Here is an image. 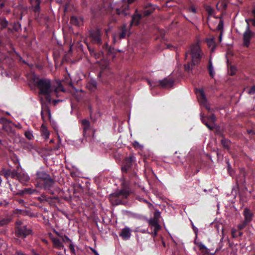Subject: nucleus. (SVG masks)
<instances>
[{
	"instance_id": "f257e3e1",
	"label": "nucleus",
	"mask_w": 255,
	"mask_h": 255,
	"mask_svg": "<svg viewBox=\"0 0 255 255\" xmlns=\"http://www.w3.org/2000/svg\"><path fill=\"white\" fill-rule=\"evenodd\" d=\"M27 80L31 88L37 86L41 94L49 95L57 94L60 92L64 93L65 91L60 81L51 82L49 79H39L34 74L28 76Z\"/></svg>"
},
{
	"instance_id": "f03ea898",
	"label": "nucleus",
	"mask_w": 255,
	"mask_h": 255,
	"mask_svg": "<svg viewBox=\"0 0 255 255\" xmlns=\"http://www.w3.org/2000/svg\"><path fill=\"white\" fill-rule=\"evenodd\" d=\"M203 55L204 54L198 43L192 45L185 54V59L186 63L185 64V68L186 70L189 72L194 65L199 64Z\"/></svg>"
},
{
	"instance_id": "7ed1b4c3",
	"label": "nucleus",
	"mask_w": 255,
	"mask_h": 255,
	"mask_svg": "<svg viewBox=\"0 0 255 255\" xmlns=\"http://www.w3.org/2000/svg\"><path fill=\"white\" fill-rule=\"evenodd\" d=\"M35 176L37 186L47 190L51 195H53L54 193L51 188L55 184V181L50 175L46 171L40 169L36 172Z\"/></svg>"
},
{
	"instance_id": "20e7f679",
	"label": "nucleus",
	"mask_w": 255,
	"mask_h": 255,
	"mask_svg": "<svg viewBox=\"0 0 255 255\" xmlns=\"http://www.w3.org/2000/svg\"><path fill=\"white\" fill-rule=\"evenodd\" d=\"M130 194V192L124 189L118 190L109 195V200L113 206H117L120 204H126L127 202V199Z\"/></svg>"
},
{
	"instance_id": "39448f33",
	"label": "nucleus",
	"mask_w": 255,
	"mask_h": 255,
	"mask_svg": "<svg viewBox=\"0 0 255 255\" xmlns=\"http://www.w3.org/2000/svg\"><path fill=\"white\" fill-rule=\"evenodd\" d=\"M173 81L170 78H165L162 80L148 81V84L151 86L159 87L163 88H169L173 86Z\"/></svg>"
},
{
	"instance_id": "423d86ee",
	"label": "nucleus",
	"mask_w": 255,
	"mask_h": 255,
	"mask_svg": "<svg viewBox=\"0 0 255 255\" xmlns=\"http://www.w3.org/2000/svg\"><path fill=\"white\" fill-rule=\"evenodd\" d=\"M32 233V230L27 228V226H18L15 228V234L17 237L25 238Z\"/></svg>"
},
{
	"instance_id": "0eeeda50",
	"label": "nucleus",
	"mask_w": 255,
	"mask_h": 255,
	"mask_svg": "<svg viewBox=\"0 0 255 255\" xmlns=\"http://www.w3.org/2000/svg\"><path fill=\"white\" fill-rule=\"evenodd\" d=\"M41 116L43 122H45L47 120L51 118V113L49 106L45 103H44L43 99H41Z\"/></svg>"
},
{
	"instance_id": "6e6552de",
	"label": "nucleus",
	"mask_w": 255,
	"mask_h": 255,
	"mask_svg": "<svg viewBox=\"0 0 255 255\" xmlns=\"http://www.w3.org/2000/svg\"><path fill=\"white\" fill-rule=\"evenodd\" d=\"M134 157L132 154L126 158L123 161V166L121 170L123 172L127 173L129 169L132 167Z\"/></svg>"
},
{
	"instance_id": "1a4fd4ad",
	"label": "nucleus",
	"mask_w": 255,
	"mask_h": 255,
	"mask_svg": "<svg viewBox=\"0 0 255 255\" xmlns=\"http://www.w3.org/2000/svg\"><path fill=\"white\" fill-rule=\"evenodd\" d=\"M126 2H124V0H122L120 3H118V5L115 7L117 13L118 14H123L124 15H127L128 13L126 12V10L128 8V3L127 0L126 1ZM113 9H114V7H113Z\"/></svg>"
},
{
	"instance_id": "9d476101",
	"label": "nucleus",
	"mask_w": 255,
	"mask_h": 255,
	"mask_svg": "<svg viewBox=\"0 0 255 255\" xmlns=\"http://www.w3.org/2000/svg\"><path fill=\"white\" fill-rule=\"evenodd\" d=\"M127 34V29L125 25H123L121 29L120 32L119 33H115L113 35V42L116 43L120 39L124 38Z\"/></svg>"
},
{
	"instance_id": "9b49d317",
	"label": "nucleus",
	"mask_w": 255,
	"mask_h": 255,
	"mask_svg": "<svg viewBox=\"0 0 255 255\" xmlns=\"http://www.w3.org/2000/svg\"><path fill=\"white\" fill-rule=\"evenodd\" d=\"M101 34L99 29L93 30L90 33V37L93 43L100 44L101 43Z\"/></svg>"
},
{
	"instance_id": "f8f14e48",
	"label": "nucleus",
	"mask_w": 255,
	"mask_h": 255,
	"mask_svg": "<svg viewBox=\"0 0 255 255\" xmlns=\"http://www.w3.org/2000/svg\"><path fill=\"white\" fill-rule=\"evenodd\" d=\"M253 33L250 30L249 24H248L247 29L244 32L243 35L244 44L246 46L248 47L250 45V40L253 36Z\"/></svg>"
},
{
	"instance_id": "ddd939ff",
	"label": "nucleus",
	"mask_w": 255,
	"mask_h": 255,
	"mask_svg": "<svg viewBox=\"0 0 255 255\" xmlns=\"http://www.w3.org/2000/svg\"><path fill=\"white\" fill-rule=\"evenodd\" d=\"M159 221L154 219L153 218H151L148 220V223L149 226L151 228H154V235H156L157 232L159 231L161 229V227L159 224Z\"/></svg>"
},
{
	"instance_id": "4468645a",
	"label": "nucleus",
	"mask_w": 255,
	"mask_h": 255,
	"mask_svg": "<svg viewBox=\"0 0 255 255\" xmlns=\"http://www.w3.org/2000/svg\"><path fill=\"white\" fill-rule=\"evenodd\" d=\"M243 215L245 217L244 221H246V223H249L252 221L253 214L249 209L245 208L244 210Z\"/></svg>"
},
{
	"instance_id": "2eb2a0df",
	"label": "nucleus",
	"mask_w": 255,
	"mask_h": 255,
	"mask_svg": "<svg viewBox=\"0 0 255 255\" xmlns=\"http://www.w3.org/2000/svg\"><path fill=\"white\" fill-rule=\"evenodd\" d=\"M198 100L200 105L204 106L209 112H211L210 104L207 101L206 97H199Z\"/></svg>"
},
{
	"instance_id": "dca6fc26",
	"label": "nucleus",
	"mask_w": 255,
	"mask_h": 255,
	"mask_svg": "<svg viewBox=\"0 0 255 255\" xmlns=\"http://www.w3.org/2000/svg\"><path fill=\"white\" fill-rule=\"evenodd\" d=\"M119 235L124 240L128 239L131 236L130 229L128 227H125L122 230L121 233L119 234Z\"/></svg>"
},
{
	"instance_id": "f3484780",
	"label": "nucleus",
	"mask_w": 255,
	"mask_h": 255,
	"mask_svg": "<svg viewBox=\"0 0 255 255\" xmlns=\"http://www.w3.org/2000/svg\"><path fill=\"white\" fill-rule=\"evenodd\" d=\"M81 125L82 126L83 129V135L85 136L87 132V131L90 129V123L88 120L86 119H84L81 121Z\"/></svg>"
},
{
	"instance_id": "a211bd4d",
	"label": "nucleus",
	"mask_w": 255,
	"mask_h": 255,
	"mask_svg": "<svg viewBox=\"0 0 255 255\" xmlns=\"http://www.w3.org/2000/svg\"><path fill=\"white\" fill-rule=\"evenodd\" d=\"M36 192H37V190L36 189L29 188H26L23 190H20L18 192L16 193L15 194L22 195L24 194H31Z\"/></svg>"
},
{
	"instance_id": "6ab92c4d",
	"label": "nucleus",
	"mask_w": 255,
	"mask_h": 255,
	"mask_svg": "<svg viewBox=\"0 0 255 255\" xmlns=\"http://www.w3.org/2000/svg\"><path fill=\"white\" fill-rule=\"evenodd\" d=\"M17 180L21 183H24L29 180V176L25 173H19Z\"/></svg>"
},
{
	"instance_id": "aec40b11",
	"label": "nucleus",
	"mask_w": 255,
	"mask_h": 255,
	"mask_svg": "<svg viewBox=\"0 0 255 255\" xmlns=\"http://www.w3.org/2000/svg\"><path fill=\"white\" fill-rule=\"evenodd\" d=\"M52 241L55 248L59 250H61L64 248L63 245L60 242L59 239L57 238H53Z\"/></svg>"
},
{
	"instance_id": "412c9836",
	"label": "nucleus",
	"mask_w": 255,
	"mask_h": 255,
	"mask_svg": "<svg viewBox=\"0 0 255 255\" xmlns=\"http://www.w3.org/2000/svg\"><path fill=\"white\" fill-rule=\"evenodd\" d=\"M197 246L199 249L202 253V255H209V252L207 248L202 243H198Z\"/></svg>"
},
{
	"instance_id": "4be33fe9",
	"label": "nucleus",
	"mask_w": 255,
	"mask_h": 255,
	"mask_svg": "<svg viewBox=\"0 0 255 255\" xmlns=\"http://www.w3.org/2000/svg\"><path fill=\"white\" fill-rule=\"evenodd\" d=\"M206 41L209 47L211 49L212 51H213L216 47L214 38H207Z\"/></svg>"
},
{
	"instance_id": "5701e85b",
	"label": "nucleus",
	"mask_w": 255,
	"mask_h": 255,
	"mask_svg": "<svg viewBox=\"0 0 255 255\" xmlns=\"http://www.w3.org/2000/svg\"><path fill=\"white\" fill-rule=\"evenodd\" d=\"M97 83L94 80H91L87 85V87L91 91H94L96 89Z\"/></svg>"
},
{
	"instance_id": "b1692460",
	"label": "nucleus",
	"mask_w": 255,
	"mask_h": 255,
	"mask_svg": "<svg viewBox=\"0 0 255 255\" xmlns=\"http://www.w3.org/2000/svg\"><path fill=\"white\" fill-rule=\"evenodd\" d=\"M221 142L222 145L224 148L227 149L228 150L230 149V146L231 145V141L225 138H223L221 139Z\"/></svg>"
},
{
	"instance_id": "393cba45",
	"label": "nucleus",
	"mask_w": 255,
	"mask_h": 255,
	"mask_svg": "<svg viewBox=\"0 0 255 255\" xmlns=\"http://www.w3.org/2000/svg\"><path fill=\"white\" fill-rule=\"evenodd\" d=\"M42 197L44 198V200L46 202H48L51 206H54L55 205V202L53 200L54 199H58V197H48L46 198L45 196L42 195Z\"/></svg>"
},
{
	"instance_id": "a878e982",
	"label": "nucleus",
	"mask_w": 255,
	"mask_h": 255,
	"mask_svg": "<svg viewBox=\"0 0 255 255\" xmlns=\"http://www.w3.org/2000/svg\"><path fill=\"white\" fill-rule=\"evenodd\" d=\"M141 18V15L139 14L136 13L132 17V20L131 21V25H137L139 20Z\"/></svg>"
},
{
	"instance_id": "bb28decb",
	"label": "nucleus",
	"mask_w": 255,
	"mask_h": 255,
	"mask_svg": "<svg viewBox=\"0 0 255 255\" xmlns=\"http://www.w3.org/2000/svg\"><path fill=\"white\" fill-rule=\"evenodd\" d=\"M41 136L45 139H47L49 136V132L47 130V128L45 127H44L43 125L41 127Z\"/></svg>"
},
{
	"instance_id": "cd10ccee",
	"label": "nucleus",
	"mask_w": 255,
	"mask_h": 255,
	"mask_svg": "<svg viewBox=\"0 0 255 255\" xmlns=\"http://www.w3.org/2000/svg\"><path fill=\"white\" fill-rule=\"evenodd\" d=\"M22 214L25 216H27L30 218H36L37 217V214L31 212L30 210H25L22 211Z\"/></svg>"
},
{
	"instance_id": "c85d7f7f",
	"label": "nucleus",
	"mask_w": 255,
	"mask_h": 255,
	"mask_svg": "<svg viewBox=\"0 0 255 255\" xmlns=\"http://www.w3.org/2000/svg\"><path fill=\"white\" fill-rule=\"evenodd\" d=\"M30 0L32 3H34L35 4V6L34 8V11L35 12H38L40 10V7H39L40 0Z\"/></svg>"
},
{
	"instance_id": "c756f323",
	"label": "nucleus",
	"mask_w": 255,
	"mask_h": 255,
	"mask_svg": "<svg viewBox=\"0 0 255 255\" xmlns=\"http://www.w3.org/2000/svg\"><path fill=\"white\" fill-rule=\"evenodd\" d=\"M10 222V220L7 218H0V227L7 225Z\"/></svg>"
},
{
	"instance_id": "7c9ffc66",
	"label": "nucleus",
	"mask_w": 255,
	"mask_h": 255,
	"mask_svg": "<svg viewBox=\"0 0 255 255\" xmlns=\"http://www.w3.org/2000/svg\"><path fill=\"white\" fill-rule=\"evenodd\" d=\"M42 99H43L44 103L46 104L48 106V105L50 104L52 102L51 97H42L40 99L41 102Z\"/></svg>"
},
{
	"instance_id": "2f4dec72",
	"label": "nucleus",
	"mask_w": 255,
	"mask_h": 255,
	"mask_svg": "<svg viewBox=\"0 0 255 255\" xmlns=\"http://www.w3.org/2000/svg\"><path fill=\"white\" fill-rule=\"evenodd\" d=\"M195 93L197 96H205L204 90L202 88L195 89Z\"/></svg>"
},
{
	"instance_id": "473e14b6",
	"label": "nucleus",
	"mask_w": 255,
	"mask_h": 255,
	"mask_svg": "<svg viewBox=\"0 0 255 255\" xmlns=\"http://www.w3.org/2000/svg\"><path fill=\"white\" fill-rule=\"evenodd\" d=\"M19 173L17 172V170H11V172H10L11 177L12 179H17Z\"/></svg>"
},
{
	"instance_id": "72a5a7b5",
	"label": "nucleus",
	"mask_w": 255,
	"mask_h": 255,
	"mask_svg": "<svg viewBox=\"0 0 255 255\" xmlns=\"http://www.w3.org/2000/svg\"><path fill=\"white\" fill-rule=\"evenodd\" d=\"M202 122L206 126V127L210 130H213L215 128V126L213 123L209 124L208 122H206L204 120H202Z\"/></svg>"
},
{
	"instance_id": "f704fd0d",
	"label": "nucleus",
	"mask_w": 255,
	"mask_h": 255,
	"mask_svg": "<svg viewBox=\"0 0 255 255\" xmlns=\"http://www.w3.org/2000/svg\"><path fill=\"white\" fill-rule=\"evenodd\" d=\"M209 74L212 77H213L215 74L213 67L211 61H210V64L208 67Z\"/></svg>"
},
{
	"instance_id": "c9c22d12",
	"label": "nucleus",
	"mask_w": 255,
	"mask_h": 255,
	"mask_svg": "<svg viewBox=\"0 0 255 255\" xmlns=\"http://www.w3.org/2000/svg\"><path fill=\"white\" fill-rule=\"evenodd\" d=\"M253 14L255 16V18L253 19H247L246 21L249 24V22H252L253 24L255 26V8L253 10Z\"/></svg>"
},
{
	"instance_id": "e433bc0d",
	"label": "nucleus",
	"mask_w": 255,
	"mask_h": 255,
	"mask_svg": "<svg viewBox=\"0 0 255 255\" xmlns=\"http://www.w3.org/2000/svg\"><path fill=\"white\" fill-rule=\"evenodd\" d=\"M153 10V7L150 8L149 9H146V8L143 11V15L144 16L148 15H149L150 14H151Z\"/></svg>"
},
{
	"instance_id": "4c0bfd02",
	"label": "nucleus",
	"mask_w": 255,
	"mask_h": 255,
	"mask_svg": "<svg viewBox=\"0 0 255 255\" xmlns=\"http://www.w3.org/2000/svg\"><path fill=\"white\" fill-rule=\"evenodd\" d=\"M25 137L29 140H31L33 138V136L32 132L30 131H26L24 133Z\"/></svg>"
},
{
	"instance_id": "58836bf2",
	"label": "nucleus",
	"mask_w": 255,
	"mask_h": 255,
	"mask_svg": "<svg viewBox=\"0 0 255 255\" xmlns=\"http://www.w3.org/2000/svg\"><path fill=\"white\" fill-rule=\"evenodd\" d=\"M247 92L250 95L255 94V86L252 87L250 89L247 90Z\"/></svg>"
},
{
	"instance_id": "ea45409f",
	"label": "nucleus",
	"mask_w": 255,
	"mask_h": 255,
	"mask_svg": "<svg viewBox=\"0 0 255 255\" xmlns=\"http://www.w3.org/2000/svg\"><path fill=\"white\" fill-rule=\"evenodd\" d=\"M236 70V67L234 66H231L229 68V73L231 75H234L235 73Z\"/></svg>"
},
{
	"instance_id": "a19ab883",
	"label": "nucleus",
	"mask_w": 255,
	"mask_h": 255,
	"mask_svg": "<svg viewBox=\"0 0 255 255\" xmlns=\"http://www.w3.org/2000/svg\"><path fill=\"white\" fill-rule=\"evenodd\" d=\"M10 172V169L4 170L3 172L4 177L7 179L9 177H11Z\"/></svg>"
},
{
	"instance_id": "79ce46f5",
	"label": "nucleus",
	"mask_w": 255,
	"mask_h": 255,
	"mask_svg": "<svg viewBox=\"0 0 255 255\" xmlns=\"http://www.w3.org/2000/svg\"><path fill=\"white\" fill-rule=\"evenodd\" d=\"M160 217V213L158 210H156V211L154 213L153 218H152L159 221Z\"/></svg>"
},
{
	"instance_id": "37998d69",
	"label": "nucleus",
	"mask_w": 255,
	"mask_h": 255,
	"mask_svg": "<svg viewBox=\"0 0 255 255\" xmlns=\"http://www.w3.org/2000/svg\"><path fill=\"white\" fill-rule=\"evenodd\" d=\"M71 22L75 25H79V23L78 22V19L76 17H72L71 19Z\"/></svg>"
},
{
	"instance_id": "c03bdc74",
	"label": "nucleus",
	"mask_w": 255,
	"mask_h": 255,
	"mask_svg": "<svg viewBox=\"0 0 255 255\" xmlns=\"http://www.w3.org/2000/svg\"><path fill=\"white\" fill-rule=\"evenodd\" d=\"M248 223H246V221H244V222L242 223L239 225L238 226V229L240 230H243L244 228L246 227V226L247 225Z\"/></svg>"
},
{
	"instance_id": "a18cd8bd",
	"label": "nucleus",
	"mask_w": 255,
	"mask_h": 255,
	"mask_svg": "<svg viewBox=\"0 0 255 255\" xmlns=\"http://www.w3.org/2000/svg\"><path fill=\"white\" fill-rule=\"evenodd\" d=\"M7 22L5 20V19H0V24H1L2 28H4L7 25Z\"/></svg>"
},
{
	"instance_id": "49530a36",
	"label": "nucleus",
	"mask_w": 255,
	"mask_h": 255,
	"mask_svg": "<svg viewBox=\"0 0 255 255\" xmlns=\"http://www.w3.org/2000/svg\"><path fill=\"white\" fill-rule=\"evenodd\" d=\"M132 145L134 146V148H140L141 147H142V146L140 145L139 144V143L136 141H134L133 143H132Z\"/></svg>"
},
{
	"instance_id": "de8ad7c7",
	"label": "nucleus",
	"mask_w": 255,
	"mask_h": 255,
	"mask_svg": "<svg viewBox=\"0 0 255 255\" xmlns=\"http://www.w3.org/2000/svg\"><path fill=\"white\" fill-rule=\"evenodd\" d=\"M88 48L92 55L95 56L96 58H99V54H96L94 50L93 49H91V48H90L89 47H88Z\"/></svg>"
},
{
	"instance_id": "09e8293b",
	"label": "nucleus",
	"mask_w": 255,
	"mask_h": 255,
	"mask_svg": "<svg viewBox=\"0 0 255 255\" xmlns=\"http://www.w3.org/2000/svg\"><path fill=\"white\" fill-rule=\"evenodd\" d=\"M69 248H70V250H71V252L73 254H75V250L74 249V245L73 244H70Z\"/></svg>"
},
{
	"instance_id": "8fccbe9b",
	"label": "nucleus",
	"mask_w": 255,
	"mask_h": 255,
	"mask_svg": "<svg viewBox=\"0 0 255 255\" xmlns=\"http://www.w3.org/2000/svg\"><path fill=\"white\" fill-rule=\"evenodd\" d=\"M42 218L44 220V223L45 224V225H50V223H49V221L48 220V219L47 218H46L45 216H42Z\"/></svg>"
},
{
	"instance_id": "3c124183",
	"label": "nucleus",
	"mask_w": 255,
	"mask_h": 255,
	"mask_svg": "<svg viewBox=\"0 0 255 255\" xmlns=\"http://www.w3.org/2000/svg\"><path fill=\"white\" fill-rule=\"evenodd\" d=\"M64 239L63 238V241L65 242H71V240L66 235L64 236Z\"/></svg>"
},
{
	"instance_id": "603ef678",
	"label": "nucleus",
	"mask_w": 255,
	"mask_h": 255,
	"mask_svg": "<svg viewBox=\"0 0 255 255\" xmlns=\"http://www.w3.org/2000/svg\"><path fill=\"white\" fill-rule=\"evenodd\" d=\"M3 129L6 131H8L10 129V128L9 126L4 124L3 126Z\"/></svg>"
},
{
	"instance_id": "864d4df0",
	"label": "nucleus",
	"mask_w": 255,
	"mask_h": 255,
	"mask_svg": "<svg viewBox=\"0 0 255 255\" xmlns=\"http://www.w3.org/2000/svg\"><path fill=\"white\" fill-rule=\"evenodd\" d=\"M62 101V100H54L52 101V103H53V105L55 106L58 103H59V102H61Z\"/></svg>"
},
{
	"instance_id": "5fc2aeb1",
	"label": "nucleus",
	"mask_w": 255,
	"mask_h": 255,
	"mask_svg": "<svg viewBox=\"0 0 255 255\" xmlns=\"http://www.w3.org/2000/svg\"><path fill=\"white\" fill-rule=\"evenodd\" d=\"M189 10L193 13H196V8L194 6H191Z\"/></svg>"
},
{
	"instance_id": "6e6d98bb",
	"label": "nucleus",
	"mask_w": 255,
	"mask_h": 255,
	"mask_svg": "<svg viewBox=\"0 0 255 255\" xmlns=\"http://www.w3.org/2000/svg\"><path fill=\"white\" fill-rule=\"evenodd\" d=\"M89 111H90V119H93V116H92L93 111H92V107H91V106H89Z\"/></svg>"
},
{
	"instance_id": "4d7b16f0",
	"label": "nucleus",
	"mask_w": 255,
	"mask_h": 255,
	"mask_svg": "<svg viewBox=\"0 0 255 255\" xmlns=\"http://www.w3.org/2000/svg\"><path fill=\"white\" fill-rule=\"evenodd\" d=\"M16 224V227H18V226H22V223L21 221H17L15 223Z\"/></svg>"
},
{
	"instance_id": "13d9d810",
	"label": "nucleus",
	"mask_w": 255,
	"mask_h": 255,
	"mask_svg": "<svg viewBox=\"0 0 255 255\" xmlns=\"http://www.w3.org/2000/svg\"><path fill=\"white\" fill-rule=\"evenodd\" d=\"M192 228L195 232V234H197L198 232V229L194 226V225L192 224Z\"/></svg>"
},
{
	"instance_id": "bf43d9fd",
	"label": "nucleus",
	"mask_w": 255,
	"mask_h": 255,
	"mask_svg": "<svg viewBox=\"0 0 255 255\" xmlns=\"http://www.w3.org/2000/svg\"><path fill=\"white\" fill-rule=\"evenodd\" d=\"M210 119H211V120L213 122H214L215 121V116L214 115H212L210 117Z\"/></svg>"
},
{
	"instance_id": "052dcab7",
	"label": "nucleus",
	"mask_w": 255,
	"mask_h": 255,
	"mask_svg": "<svg viewBox=\"0 0 255 255\" xmlns=\"http://www.w3.org/2000/svg\"><path fill=\"white\" fill-rule=\"evenodd\" d=\"M223 36V31H221L219 35V41L221 42L222 41Z\"/></svg>"
},
{
	"instance_id": "680f3d73",
	"label": "nucleus",
	"mask_w": 255,
	"mask_h": 255,
	"mask_svg": "<svg viewBox=\"0 0 255 255\" xmlns=\"http://www.w3.org/2000/svg\"><path fill=\"white\" fill-rule=\"evenodd\" d=\"M248 133L249 134H255V132L253 130H248Z\"/></svg>"
},
{
	"instance_id": "e2e57ef3",
	"label": "nucleus",
	"mask_w": 255,
	"mask_h": 255,
	"mask_svg": "<svg viewBox=\"0 0 255 255\" xmlns=\"http://www.w3.org/2000/svg\"><path fill=\"white\" fill-rule=\"evenodd\" d=\"M126 0H124V1H125V2H126ZM134 0H127L128 2V3H132Z\"/></svg>"
},
{
	"instance_id": "0e129e2a",
	"label": "nucleus",
	"mask_w": 255,
	"mask_h": 255,
	"mask_svg": "<svg viewBox=\"0 0 255 255\" xmlns=\"http://www.w3.org/2000/svg\"><path fill=\"white\" fill-rule=\"evenodd\" d=\"M31 252L33 255H39L38 254L36 253L33 250H32Z\"/></svg>"
},
{
	"instance_id": "69168bd1",
	"label": "nucleus",
	"mask_w": 255,
	"mask_h": 255,
	"mask_svg": "<svg viewBox=\"0 0 255 255\" xmlns=\"http://www.w3.org/2000/svg\"><path fill=\"white\" fill-rule=\"evenodd\" d=\"M223 22L222 21H220L218 24V27H221L223 26Z\"/></svg>"
},
{
	"instance_id": "338daca9",
	"label": "nucleus",
	"mask_w": 255,
	"mask_h": 255,
	"mask_svg": "<svg viewBox=\"0 0 255 255\" xmlns=\"http://www.w3.org/2000/svg\"><path fill=\"white\" fill-rule=\"evenodd\" d=\"M18 202L20 203V204H23L24 203V201L22 199H20L18 200Z\"/></svg>"
},
{
	"instance_id": "774afa93",
	"label": "nucleus",
	"mask_w": 255,
	"mask_h": 255,
	"mask_svg": "<svg viewBox=\"0 0 255 255\" xmlns=\"http://www.w3.org/2000/svg\"><path fill=\"white\" fill-rule=\"evenodd\" d=\"M92 122L94 123L96 121V119L93 117V119H91Z\"/></svg>"
}]
</instances>
